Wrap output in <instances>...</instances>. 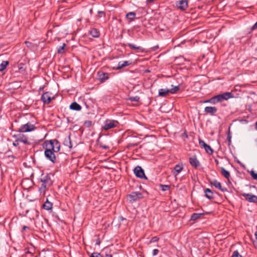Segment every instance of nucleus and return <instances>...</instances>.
Returning <instances> with one entry per match:
<instances>
[{
    "instance_id": "58",
    "label": "nucleus",
    "mask_w": 257,
    "mask_h": 257,
    "mask_svg": "<svg viewBox=\"0 0 257 257\" xmlns=\"http://www.w3.org/2000/svg\"><path fill=\"white\" fill-rule=\"evenodd\" d=\"M25 43H26V44H27V43H29V44H30V42H28V41H26V42H25Z\"/></svg>"
},
{
    "instance_id": "29",
    "label": "nucleus",
    "mask_w": 257,
    "mask_h": 257,
    "mask_svg": "<svg viewBox=\"0 0 257 257\" xmlns=\"http://www.w3.org/2000/svg\"><path fill=\"white\" fill-rule=\"evenodd\" d=\"M9 62L8 61H3L0 63V71L4 70L7 66L9 65Z\"/></svg>"
},
{
    "instance_id": "47",
    "label": "nucleus",
    "mask_w": 257,
    "mask_h": 257,
    "mask_svg": "<svg viewBox=\"0 0 257 257\" xmlns=\"http://www.w3.org/2000/svg\"><path fill=\"white\" fill-rule=\"evenodd\" d=\"M26 249H27V250L26 251V253H32V251L30 250V249L29 248H26Z\"/></svg>"
},
{
    "instance_id": "14",
    "label": "nucleus",
    "mask_w": 257,
    "mask_h": 257,
    "mask_svg": "<svg viewBox=\"0 0 257 257\" xmlns=\"http://www.w3.org/2000/svg\"><path fill=\"white\" fill-rule=\"evenodd\" d=\"M177 7L181 10H185L188 7L187 0H180L177 1Z\"/></svg>"
},
{
    "instance_id": "31",
    "label": "nucleus",
    "mask_w": 257,
    "mask_h": 257,
    "mask_svg": "<svg viewBox=\"0 0 257 257\" xmlns=\"http://www.w3.org/2000/svg\"><path fill=\"white\" fill-rule=\"evenodd\" d=\"M231 138H232L231 134L230 132V127H229L228 130L227 134V140L228 141V146H230L231 144Z\"/></svg>"
},
{
    "instance_id": "43",
    "label": "nucleus",
    "mask_w": 257,
    "mask_h": 257,
    "mask_svg": "<svg viewBox=\"0 0 257 257\" xmlns=\"http://www.w3.org/2000/svg\"><path fill=\"white\" fill-rule=\"evenodd\" d=\"M100 147L105 150L108 149L109 148L108 146L105 145H100Z\"/></svg>"
},
{
    "instance_id": "30",
    "label": "nucleus",
    "mask_w": 257,
    "mask_h": 257,
    "mask_svg": "<svg viewBox=\"0 0 257 257\" xmlns=\"http://www.w3.org/2000/svg\"><path fill=\"white\" fill-rule=\"evenodd\" d=\"M66 45L65 43H63L62 46H59L57 48V53L58 54H63L64 53V49L66 47Z\"/></svg>"
},
{
    "instance_id": "22",
    "label": "nucleus",
    "mask_w": 257,
    "mask_h": 257,
    "mask_svg": "<svg viewBox=\"0 0 257 257\" xmlns=\"http://www.w3.org/2000/svg\"><path fill=\"white\" fill-rule=\"evenodd\" d=\"M70 108L71 110H76V111H80L82 107L80 105L77 103L76 102H72L70 105Z\"/></svg>"
},
{
    "instance_id": "33",
    "label": "nucleus",
    "mask_w": 257,
    "mask_h": 257,
    "mask_svg": "<svg viewBox=\"0 0 257 257\" xmlns=\"http://www.w3.org/2000/svg\"><path fill=\"white\" fill-rule=\"evenodd\" d=\"M180 89V87L179 85L176 86L170 89V92L171 94L176 93Z\"/></svg>"
},
{
    "instance_id": "52",
    "label": "nucleus",
    "mask_w": 257,
    "mask_h": 257,
    "mask_svg": "<svg viewBox=\"0 0 257 257\" xmlns=\"http://www.w3.org/2000/svg\"><path fill=\"white\" fill-rule=\"evenodd\" d=\"M105 257H112V254H106L105 255Z\"/></svg>"
},
{
    "instance_id": "5",
    "label": "nucleus",
    "mask_w": 257,
    "mask_h": 257,
    "mask_svg": "<svg viewBox=\"0 0 257 257\" xmlns=\"http://www.w3.org/2000/svg\"><path fill=\"white\" fill-rule=\"evenodd\" d=\"M143 197L142 193L140 192H133L127 196V199L131 203H133Z\"/></svg>"
},
{
    "instance_id": "41",
    "label": "nucleus",
    "mask_w": 257,
    "mask_h": 257,
    "mask_svg": "<svg viewBox=\"0 0 257 257\" xmlns=\"http://www.w3.org/2000/svg\"><path fill=\"white\" fill-rule=\"evenodd\" d=\"M20 142L15 139V141L13 142V145L15 147H18L19 145Z\"/></svg>"
},
{
    "instance_id": "10",
    "label": "nucleus",
    "mask_w": 257,
    "mask_h": 257,
    "mask_svg": "<svg viewBox=\"0 0 257 257\" xmlns=\"http://www.w3.org/2000/svg\"><path fill=\"white\" fill-rule=\"evenodd\" d=\"M199 144L201 147L204 149L207 153L209 154H212L213 153V151L212 148L209 145L206 144L204 141L199 139Z\"/></svg>"
},
{
    "instance_id": "19",
    "label": "nucleus",
    "mask_w": 257,
    "mask_h": 257,
    "mask_svg": "<svg viewBox=\"0 0 257 257\" xmlns=\"http://www.w3.org/2000/svg\"><path fill=\"white\" fill-rule=\"evenodd\" d=\"M126 45L132 49L136 50L141 52H145V49L141 46H137L136 45L131 43H127Z\"/></svg>"
},
{
    "instance_id": "23",
    "label": "nucleus",
    "mask_w": 257,
    "mask_h": 257,
    "mask_svg": "<svg viewBox=\"0 0 257 257\" xmlns=\"http://www.w3.org/2000/svg\"><path fill=\"white\" fill-rule=\"evenodd\" d=\"M43 208L47 210H52L53 204L47 199L46 201L43 204Z\"/></svg>"
},
{
    "instance_id": "50",
    "label": "nucleus",
    "mask_w": 257,
    "mask_h": 257,
    "mask_svg": "<svg viewBox=\"0 0 257 257\" xmlns=\"http://www.w3.org/2000/svg\"><path fill=\"white\" fill-rule=\"evenodd\" d=\"M158 48H159V46H155V47H154L153 48V50H155V51Z\"/></svg>"
},
{
    "instance_id": "2",
    "label": "nucleus",
    "mask_w": 257,
    "mask_h": 257,
    "mask_svg": "<svg viewBox=\"0 0 257 257\" xmlns=\"http://www.w3.org/2000/svg\"><path fill=\"white\" fill-rule=\"evenodd\" d=\"M54 177V174L49 173L42 176L40 179L42 184L40 188L41 192H45L46 189H48L53 183L52 178Z\"/></svg>"
},
{
    "instance_id": "11",
    "label": "nucleus",
    "mask_w": 257,
    "mask_h": 257,
    "mask_svg": "<svg viewBox=\"0 0 257 257\" xmlns=\"http://www.w3.org/2000/svg\"><path fill=\"white\" fill-rule=\"evenodd\" d=\"M241 195L245 198V200L249 202L257 203V196L245 193H242Z\"/></svg>"
},
{
    "instance_id": "44",
    "label": "nucleus",
    "mask_w": 257,
    "mask_h": 257,
    "mask_svg": "<svg viewBox=\"0 0 257 257\" xmlns=\"http://www.w3.org/2000/svg\"><path fill=\"white\" fill-rule=\"evenodd\" d=\"M257 28V22L254 24V25L252 26L251 29L254 30Z\"/></svg>"
},
{
    "instance_id": "49",
    "label": "nucleus",
    "mask_w": 257,
    "mask_h": 257,
    "mask_svg": "<svg viewBox=\"0 0 257 257\" xmlns=\"http://www.w3.org/2000/svg\"><path fill=\"white\" fill-rule=\"evenodd\" d=\"M100 243V240L99 239H98L96 241V244H98V245H99Z\"/></svg>"
},
{
    "instance_id": "26",
    "label": "nucleus",
    "mask_w": 257,
    "mask_h": 257,
    "mask_svg": "<svg viewBox=\"0 0 257 257\" xmlns=\"http://www.w3.org/2000/svg\"><path fill=\"white\" fill-rule=\"evenodd\" d=\"M136 13L135 12H129L125 15V18L129 20L130 22H132L135 20L136 18Z\"/></svg>"
},
{
    "instance_id": "17",
    "label": "nucleus",
    "mask_w": 257,
    "mask_h": 257,
    "mask_svg": "<svg viewBox=\"0 0 257 257\" xmlns=\"http://www.w3.org/2000/svg\"><path fill=\"white\" fill-rule=\"evenodd\" d=\"M217 109L215 106H206L205 107L204 111L211 115H214L217 112Z\"/></svg>"
},
{
    "instance_id": "12",
    "label": "nucleus",
    "mask_w": 257,
    "mask_h": 257,
    "mask_svg": "<svg viewBox=\"0 0 257 257\" xmlns=\"http://www.w3.org/2000/svg\"><path fill=\"white\" fill-rule=\"evenodd\" d=\"M98 79L100 82L103 83L109 78V74L103 71H98L97 73Z\"/></svg>"
},
{
    "instance_id": "39",
    "label": "nucleus",
    "mask_w": 257,
    "mask_h": 257,
    "mask_svg": "<svg viewBox=\"0 0 257 257\" xmlns=\"http://www.w3.org/2000/svg\"><path fill=\"white\" fill-rule=\"evenodd\" d=\"M138 145V143H129L127 144L126 148L127 149H131V148L136 147Z\"/></svg>"
},
{
    "instance_id": "15",
    "label": "nucleus",
    "mask_w": 257,
    "mask_h": 257,
    "mask_svg": "<svg viewBox=\"0 0 257 257\" xmlns=\"http://www.w3.org/2000/svg\"><path fill=\"white\" fill-rule=\"evenodd\" d=\"M210 183L211 185H213L215 188L218 189L223 192L227 191L226 188L222 187L221 186V183L217 181L216 180H213L210 181Z\"/></svg>"
},
{
    "instance_id": "48",
    "label": "nucleus",
    "mask_w": 257,
    "mask_h": 257,
    "mask_svg": "<svg viewBox=\"0 0 257 257\" xmlns=\"http://www.w3.org/2000/svg\"><path fill=\"white\" fill-rule=\"evenodd\" d=\"M250 188H256V186L254 185H248Z\"/></svg>"
},
{
    "instance_id": "24",
    "label": "nucleus",
    "mask_w": 257,
    "mask_h": 257,
    "mask_svg": "<svg viewBox=\"0 0 257 257\" xmlns=\"http://www.w3.org/2000/svg\"><path fill=\"white\" fill-rule=\"evenodd\" d=\"M183 167L182 165L177 164L175 165L174 167V172H173V174L176 176L179 174L182 170H183Z\"/></svg>"
},
{
    "instance_id": "59",
    "label": "nucleus",
    "mask_w": 257,
    "mask_h": 257,
    "mask_svg": "<svg viewBox=\"0 0 257 257\" xmlns=\"http://www.w3.org/2000/svg\"><path fill=\"white\" fill-rule=\"evenodd\" d=\"M256 229H257V226H256Z\"/></svg>"
},
{
    "instance_id": "46",
    "label": "nucleus",
    "mask_w": 257,
    "mask_h": 257,
    "mask_svg": "<svg viewBox=\"0 0 257 257\" xmlns=\"http://www.w3.org/2000/svg\"><path fill=\"white\" fill-rule=\"evenodd\" d=\"M26 229H29V227L27 226H24L22 229V232H23L24 230H26Z\"/></svg>"
},
{
    "instance_id": "20",
    "label": "nucleus",
    "mask_w": 257,
    "mask_h": 257,
    "mask_svg": "<svg viewBox=\"0 0 257 257\" xmlns=\"http://www.w3.org/2000/svg\"><path fill=\"white\" fill-rule=\"evenodd\" d=\"M131 62L129 61H124L122 62H119L118 64V65L116 67L117 70L120 69L123 67L127 66L131 64Z\"/></svg>"
},
{
    "instance_id": "3",
    "label": "nucleus",
    "mask_w": 257,
    "mask_h": 257,
    "mask_svg": "<svg viewBox=\"0 0 257 257\" xmlns=\"http://www.w3.org/2000/svg\"><path fill=\"white\" fill-rule=\"evenodd\" d=\"M233 97V95L231 92H226L213 96L211 98L208 102L214 104Z\"/></svg>"
},
{
    "instance_id": "21",
    "label": "nucleus",
    "mask_w": 257,
    "mask_h": 257,
    "mask_svg": "<svg viewBox=\"0 0 257 257\" xmlns=\"http://www.w3.org/2000/svg\"><path fill=\"white\" fill-rule=\"evenodd\" d=\"M169 93H170V89L161 88L159 90L158 96L161 97H165Z\"/></svg>"
},
{
    "instance_id": "37",
    "label": "nucleus",
    "mask_w": 257,
    "mask_h": 257,
    "mask_svg": "<svg viewBox=\"0 0 257 257\" xmlns=\"http://www.w3.org/2000/svg\"><path fill=\"white\" fill-rule=\"evenodd\" d=\"M90 257H103V256L100 253L94 252L91 254Z\"/></svg>"
},
{
    "instance_id": "35",
    "label": "nucleus",
    "mask_w": 257,
    "mask_h": 257,
    "mask_svg": "<svg viewBox=\"0 0 257 257\" xmlns=\"http://www.w3.org/2000/svg\"><path fill=\"white\" fill-rule=\"evenodd\" d=\"M230 257H243L239 254V252L236 250H234Z\"/></svg>"
},
{
    "instance_id": "36",
    "label": "nucleus",
    "mask_w": 257,
    "mask_h": 257,
    "mask_svg": "<svg viewBox=\"0 0 257 257\" xmlns=\"http://www.w3.org/2000/svg\"><path fill=\"white\" fill-rule=\"evenodd\" d=\"M250 174L253 179L257 180V173H255L253 170L250 172Z\"/></svg>"
},
{
    "instance_id": "1",
    "label": "nucleus",
    "mask_w": 257,
    "mask_h": 257,
    "mask_svg": "<svg viewBox=\"0 0 257 257\" xmlns=\"http://www.w3.org/2000/svg\"><path fill=\"white\" fill-rule=\"evenodd\" d=\"M60 142L56 139L45 141L43 144V147L45 149V157L53 163H55L56 157L55 153L60 151Z\"/></svg>"
},
{
    "instance_id": "55",
    "label": "nucleus",
    "mask_w": 257,
    "mask_h": 257,
    "mask_svg": "<svg viewBox=\"0 0 257 257\" xmlns=\"http://www.w3.org/2000/svg\"><path fill=\"white\" fill-rule=\"evenodd\" d=\"M44 88V86H42V87H40V88H39V90H43Z\"/></svg>"
},
{
    "instance_id": "32",
    "label": "nucleus",
    "mask_w": 257,
    "mask_h": 257,
    "mask_svg": "<svg viewBox=\"0 0 257 257\" xmlns=\"http://www.w3.org/2000/svg\"><path fill=\"white\" fill-rule=\"evenodd\" d=\"M106 17V14L104 11H98L97 12V15L96 16V17L97 19H99L101 18H105Z\"/></svg>"
},
{
    "instance_id": "38",
    "label": "nucleus",
    "mask_w": 257,
    "mask_h": 257,
    "mask_svg": "<svg viewBox=\"0 0 257 257\" xmlns=\"http://www.w3.org/2000/svg\"><path fill=\"white\" fill-rule=\"evenodd\" d=\"M162 191H166L170 189V186L167 185H161Z\"/></svg>"
},
{
    "instance_id": "25",
    "label": "nucleus",
    "mask_w": 257,
    "mask_h": 257,
    "mask_svg": "<svg viewBox=\"0 0 257 257\" xmlns=\"http://www.w3.org/2000/svg\"><path fill=\"white\" fill-rule=\"evenodd\" d=\"M208 213H209L208 212L201 213H194L191 215L190 220H193V221L196 220L197 219L199 218L201 216H202L204 214H208Z\"/></svg>"
},
{
    "instance_id": "6",
    "label": "nucleus",
    "mask_w": 257,
    "mask_h": 257,
    "mask_svg": "<svg viewBox=\"0 0 257 257\" xmlns=\"http://www.w3.org/2000/svg\"><path fill=\"white\" fill-rule=\"evenodd\" d=\"M134 173L137 178L141 179H148L147 177L145 175L143 169L140 166H136L134 169Z\"/></svg>"
},
{
    "instance_id": "56",
    "label": "nucleus",
    "mask_w": 257,
    "mask_h": 257,
    "mask_svg": "<svg viewBox=\"0 0 257 257\" xmlns=\"http://www.w3.org/2000/svg\"><path fill=\"white\" fill-rule=\"evenodd\" d=\"M88 123H89V125H90L91 124V122L90 121H88Z\"/></svg>"
},
{
    "instance_id": "45",
    "label": "nucleus",
    "mask_w": 257,
    "mask_h": 257,
    "mask_svg": "<svg viewBox=\"0 0 257 257\" xmlns=\"http://www.w3.org/2000/svg\"><path fill=\"white\" fill-rule=\"evenodd\" d=\"M183 136L185 137L186 138H188V135L186 132H184V133L183 134Z\"/></svg>"
},
{
    "instance_id": "13",
    "label": "nucleus",
    "mask_w": 257,
    "mask_h": 257,
    "mask_svg": "<svg viewBox=\"0 0 257 257\" xmlns=\"http://www.w3.org/2000/svg\"><path fill=\"white\" fill-rule=\"evenodd\" d=\"M189 162L190 165L195 168H197L200 165V163L195 155L190 157Z\"/></svg>"
},
{
    "instance_id": "40",
    "label": "nucleus",
    "mask_w": 257,
    "mask_h": 257,
    "mask_svg": "<svg viewBox=\"0 0 257 257\" xmlns=\"http://www.w3.org/2000/svg\"><path fill=\"white\" fill-rule=\"evenodd\" d=\"M159 240V238L158 236H154V237H153L151 238V239L150 240V243H152V242H157V241H158Z\"/></svg>"
},
{
    "instance_id": "27",
    "label": "nucleus",
    "mask_w": 257,
    "mask_h": 257,
    "mask_svg": "<svg viewBox=\"0 0 257 257\" xmlns=\"http://www.w3.org/2000/svg\"><path fill=\"white\" fill-rule=\"evenodd\" d=\"M89 33L94 38H98L100 36L99 31L95 28L92 29L90 31Z\"/></svg>"
},
{
    "instance_id": "8",
    "label": "nucleus",
    "mask_w": 257,
    "mask_h": 257,
    "mask_svg": "<svg viewBox=\"0 0 257 257\" xmlns=\"http://www.w3.org/2000/svg\"><path fill=\"white\" fill-rule=\"evenodd\" d=\"M117 121L114 120L106 119L104 122V125L102 128L105 131L114 128L117 126L118 124Z\"/></svg>"
},
{
    "instance_id": "7",
    "label": "nucleus",
    "mask_w": 257,
    "mask_h": 257,
    "mask_svg": "<svg viewBox=\"0 0 257 257\" xmlns=\"http://www.w3.org/2000/svg\"><path fill=\"white\" fill-rule=\"evenodd\" d=\"M36 128V127L34 124L30 122H28L26 124L22 125L19 129H20V132L25 133L32 132Z\"/></svg>"
},
{
    "instance_id": "28",
    "label": "nucleus",
    "mask_w": 257,
    "mask_h": 257,
    "mask_svg": "<svg viewBox=\"0 0 257 257\" xmlns=\"http://www.w3.org/2000/svg\"><path fill=\"white\" fill-rule=\"evenodd\" d=\"M220 169L221 174L229 181V178L230 177L229 172L226 170L223 167H221Z\"/></svg>"
},
{
    "instance_id": "53",
    "label": "nucleus",
    "mask_w": 257,
    "mask_h": 257,
    "mask_svg": "<svg viewBox=\"0 0 257 257\" xmlns=\"http://www.w3.org/2000/svg\"><path fill=\"white\" fill-rule=\"evenodd\" d=\"M89 13L91 15H92L93 13V9H91L90 10H89Z\"/></svg>"
},
{
    "instance_id": "54",
    "label": "nucleus",
    "mask_w": 257,
    "mask_h": 257,
    "mask_svg": "<svg viewBox=\"0 0 257 257\" xmlns=\"http://www.w3.org/2000/svg\"><path fill=\"white\" fill-rule=\"evenodd\" d=\"M254 235H255V238L257 240V230H256V231L255 232Z\"/></svg>"
},
{
    "instance_id": "18",
    "label": "nucleus",
    "mask_w": 257,
    "mask_h": 257,
    "mask_svg": "<svg viewBox=\"0 0 257 257\" xmlns=\"http://www.w3.org/2000/svg\"><path fill=\"white\" fill-rule=\"evenodd\" d=\"M63 144L65 146L68 147L69 149H71L72 148V144L70 139V135L65 137Z\"/></svg>"
},
{
    "instance_id": "16",
    "label": "nucleus",
    "mask_w": 257,
    "mask_h": 257,
    "mask_svg": "<svg viewBox=\"0 0 257 257\" xmlns=\"http://www.w3.org/2000/svg\"><path fill=\"white\" fill-rule=\"evenodd\" d=\"M205 193V196L210 199V200H213L214 199L215 196L214 195V193L217 194V193L215 191L213 192L211 189L209 188H207L204 190Z\"/></svg>"
},
{
    "instance_id": "4",
    "label": "nucleus",
    "mask_w": 257,
    "mask_h": 257,
    "mask_svg": "<svg viewBox=\"0 0 257 257\" xmlns=\"http://www.w3.org/2000/svg\"><path fill=\"white\" fill-rule=\"evenodd\" d=\"M23 132H20V129L18 131V133L13 136V137L20 142L24 143L25 145H30L31 143L28 140V137L23 134Z\"/></svg>"
},
{
    "instance_id": "34",
    "label": "nucleus",
    "mask_w": 257,
    "mask_h": 257,
    "mask_svg": "<svg viewBox=\"0 0 257 257\" xmlns=\"http://www.w3.org/2000/svg\"><path fill=\"white\" fill-rule=\"evenodd\" d=\"M140 98L139 96H135L130 97L128 99L131 101L139 102L140 100Z\"/></svg>"
},
{
    "instance_id": "57",
    "label": "nucleus",
    "mask_w": 257,
    "mask_h": 257,
    "mask_svg": "<svg viewBox=\"0 0 257 257\" xmlns=\"http://www.w3.org/2000/svg\"><path fill=\"white\" fill-rule=\"evenodd\" d=\"M255 128L257 130V121L255 122Z\"/></svg>"
},
{
    "instance_id": "51",
    "label": "nucleus",
    "mask_w": 257,
    "mask_h": 257,
    "mask_svg": "<svg viewBox=\"0 0 257 257\" xmlns=\"http://www.w3.org/2000/svg\"><path fill=\"white\" fill-rule=\"evenodd\" d=\"M214 161H215L216 165H218L219 164V161L217 159H215Z\"/></svg>"
},
{
    "instance_id": "42",
    "label": "nucleus",
    "mask_w": 257,
    "mask_h": 257,
    "mask_svg": "<svg viewBox=\"0 0 257 257\" xmlns=\"http://www.w3.org/2000/svg\"><path fill=\"white\" fill-rule=\"evenodd\" d=\"M159 253V250L157 249H153V255H156L158 254Z\"/></svg>"
},
{
    "instance_id": "9",
    "label": "nucleus",
    "mask_w": 257,
    "mask_h": 257,
    "mask_svg": "<svg viewBox=\"0 0 257 257\" xmlns=\"http://www.w3.org/2000/svg\"><path fill=\"white\" fill-rule=\"evenodd\" d=\"M52 93L49 92L44 93L41 97V100L44 104H49L51 100L54 99V97H51Z\"/></svg>"
}]
</instances>
